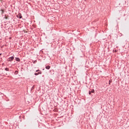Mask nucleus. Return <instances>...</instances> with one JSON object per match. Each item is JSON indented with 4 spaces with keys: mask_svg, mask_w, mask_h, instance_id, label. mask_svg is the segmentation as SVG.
<instances>
[{
    "mask_svg": "<svg viewBox=\"0 0 129 129\" xmlns=\"http://www.w3.org/2000/svg\"><path fill=\"white\" fill-rule=\"evenodd\" d=\"M16 61H18V62H20V58L19 57H16Z\"/></svg>",
    "mask_w": 129,
    "mask_h": 129,
    "instance_id": "obj_4",
    "label": "nucleus"
},
{
    "mask_svg": "<svg viewBox=\"0 0 129 129\" xmlns=\"http://www.w3.org/2000/svg\"><path fill=\"white\" fill-rule=\"evenodd\" d=\"M50 66H47L46 67V69L49 70L50 69Z\"/></svg>",
    "mask_w": 129,
    "mask_h": 129,
    "instance_id": "obj_3",
    "label": "nucleus"
},
{
    "mask_svg": "<svg viewBox=\"0 0 129 129\" xmlns=\"http://www.w3.org/2000/svg\"><path fill=\"white\" fill-rule=\"evenodd\" d=\"M38 74H41V73H38Z\"/></svg>",
    "mask_w": 129,
    "mask_h": 129,
    "instance_id": "obj_11",
    "label": "nucleus"
},
{
    "mask_svg": "<svg viewBox=\"0 0 129 129\" xmlns=\"http://www.w3.org/2000/svg\"><path fill=\"white\" fill-rule=\"evenodd\" d=\"M13 60H14V56H11L8 58V61H13Z\"/></svg>",
    "mask_w": 129,
    "mask_h": 129,
    "instance_id": "obj_1",
    "label": "nucleus"
},
{
    "mask_svg": "<svg viewBox=\"0 0 129 129\" xmlns=\"http://www.w3.org/2000/svg\"><path fill=\"white\" fill-rule=\"evenodd\" d=\"M6 19H8V18L6 17Z\"/></svg>",
    "mask_w": 129,
    "mask_h": 129,
    "instance_id": "obj_14",
    "label": "nucleus"
},
{
    "mask_svg": "<svg viewBox=\"0 0 129 129\" xmlns=\"http://www.w3.org/2000/svg\"><path fill=\"white\" fill-rule=\"evenodd\" d=\"M34 74H35V75H39L38 73H35Z\"/></svg>",
    "mask_w": 129,
    "mask_h": 129,
    "instance_id": "obj_9",
    "label": "nucleus"
},
{
    "mask_svg": "<svg viewBox=\"0 0 129 129\" xmlns=\"http://www.w3.org/2000/svg\"><path fill=\"white\" fill-rule=\"evenodd\" d=\"M91 93H92L91 91L89 92V94H90H90H91Z\"/></svg>",
    "mask_w": 129,
    "mask_h": 129,
    "instance_id": "obj_8",
    "label": "nucleus"
},
{
    "mask_svg": "<svg viewBox=\"0 0 129 129\" xmlns=\"http://www.w3.org/2000/svg\"><path fill=\"white\" fill-rule=\"evenodd\" d=\"M5 70H6V71H9V68H6V69H5Z\"/></svg>",
    "mask_w": 129,
    "mask_h": 129,
    "instance_id": "obj_7",
    "label": "nucleus"
},
{
    "mask_svg": "<svg viewBox=\"0 0 129 129\" xmlns=\"http://www.w3.org/2000/svg\"><path fill=\"white\" fill-rule=\"evenodd\" d=\"M111 82V81H109V85H110Z\"/></svg>",
    "mask_w": 129,
    "mask_h": 129,
    "instance_id": "obj_10",
    "label": "nucleus"
},
{
    "mask_svg": "<svg viewBox=\"0 0 129 129\" xmlns=\"http://www.w3.org/2000/svg\"><path fill=\"white\" fill-rule=\"evenodd\" d=\"M17 18H19L20 19H22V15L21 14H19L17 15Z\"/></svg>",
    "mask_w": 129,
    "mask_h": 129,
    "instance_id": "obj_2",
    "label": "nucleus"
},
{
    "mask_svg": "<svg viewBox=\"0 0 129 129\" xmlns=\"http://www.w3.org/2000/svg\"><path fill=\"white\" fill-rule=\"evenodd\" d=\"M115 52H117V51H116V50H115Z\"/></svg>",
    "mask_w": 129,
    "mask_h": 129,
    "instance_id": "obj_12",
    "label": "nucleus"
},
{
    "mask_svg": "<svg viewBox=\"0 0 129 129\" xmlns=\"http://www.w3.org/2000/svg\"><path fill=\"white\" fill-rule=\"evenodd\" d=\"M36 72H38V71H36Z\"/></svg>",
    "mask_w": 129,
    "mask_h": 129,
    "instance_id": "obj_13",
    "label": "nucleus"
},
{
    "mask_svg": "<svg viewBox=\"0 0 129 129\" xmlns=\"http://www.w3.org/2000/svg\"><path fill=\"white\" fill-rule=\"evenodd\" d=\"M1 12H2V15H3V14H4V13H5V11H4V10H3V9L1 10Z\"/></svg>",
    "mask_w": 129,
    "mask_h": 129,
    "instance_id": "obj_5",
    "label": "nucleus"
},
{
    "mask_svg": "<svg viewBox=\"0 0 129 129\" xmlns=\"http://www.w3.org/2000/svg\"><path fill=\"white\" fill-rule=\"evenodd\" d=\"M91 92H92V93H94V89L92 90Z\"/></svg>",
    "mask_w": 129,
    "mask_h": 129,
    "instance_id": "obj_6",
    "label": "nucleus"
}]
</instances>
